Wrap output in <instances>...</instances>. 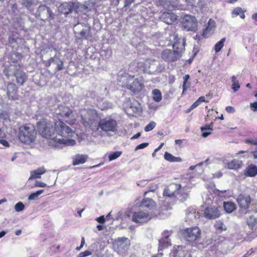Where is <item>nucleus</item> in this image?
I'll return each instance as SVG.
<instances>
[{
	"mask_svg": "<svg viewBox=\"0 0 257 257\" xmlns=\"http://www.w3.org/2000/svg\"><path fill=\"white\" fill-rule=\"evenodd\" d=\"M90 114H95V112L92 110H84L82 112V122L85 127L90 128L94 134L99 132L102 135L104 133L117 132L118 123L115 119L111 117H105L101 119L97 123L93 118L90 117Z\"/></svg>",
	"mask_w": 257,
	"mask_h": 257,
	"instance_id": "f257e3e1",
	"label": "nucleus"
},
{
	"mask_svg": "<svg viewBox=\"0 0 257 257\" xmlns=\"http://www.w3.org/2000/svg\"><path fill=\"white\" fill-rule=\"evenodd\" d=\"M167 39L172 43L173 50L168 49L164 50L162 53V58L165 61H175L181 57V53L184 50L185 40L179 38L178 35L175 32L169 34Z\"/></svg>",
	"mask_w": 257,
	"mask_h": 257,
	"instance_id": "f03ea898",
	"label": "nucleus"
},
{
	"mask_svg": "<svg viewBox=\"0 0 257 257\" xmlns=\"http://www.w3.org/2000/svg\"><path fill=\"white\" fill-rule=\"evenodd\" d=\"M134 73L128 72V70L120 72L118 76L117 81L121 87L138 93L144 88V84L141 79L135 78Z\"/></svg>",
	"mask_w": 257,
	"mask_h": 257,
	"instance_id": "7ed1b4c3",
	"label": "nucleus"
},
{
	"mask_svg": "<svg viewBox=\"0 0 257 257\" xmlns=\"http://www.w3.org/2000/svg\"><path fill=\"white\" fill-rule=\"evenodd\" d=\"M38 131L42 136L46 139H51L56 142L66 146H73L76 141L74 139L66 140L58 138L55 136V131L53 123L47 119H42L38 122Z\"/></svg>",
	"mask_w": 257,
	"mask_h": 257,
	"instance_id": "20e7f679",
	"label": "nucleus"
},
{
	"mask_svg": "<svg viewBox=\"0 0 257 257\" xmlns=\"http://www.w3.org/2000/svg\"><path fill=\"white\" fill-rule=\"evenodd\" d=\"M36 135L35 128L31 124L21 126L19 128V139L23 143L30 144L34 142Z\"/></svg>",
	"mask_w": 257,
	"mask_h": 257,
	"instance_id": "39448f33",
	"label": "nucleus"
},
{
	"mask_svg": "<svg viewBox=\"0 0 257 257\" xmlns=\"http://www.w3.org/2000/svg\"><path fill=\"white\" fill-rule=\"evenodd\" d=\"M184 239L192 246L200 248L202 244L198 243L200 238L201 230L198 227L187 228L183 232Z\"/></svg>",
	"mask_w": 257,
	"mask_h": 257,
	"instance_id": "423d86ee",
	"label": "nucleus"
},
{
	"mask_svg": "<svg viewBox=\"0 0 257 257\" xmlns=\"http://www.w3.org/2000/svg\"><path fill=\"white\" fill-rule=\"evenodd\" d=\"M55 134L64 138L62 139L70 140L69 138H74L75 135V132L62 120L55 122Z\"/></svg>",
	"mask_w": 257,
	"mask_h": 257,
	"instance_id": "0eeeda50",
	"label": "nucleus"
},
{
	"mask_svg": "<svg viewBox=\"0 0 257 257\" xmlns=\"http://www.w3.org/2000/svg\"><path fill=\"white\" fill-rule=\"evenodd\" d=\"M55 113L58 116L59 121L63 120L69 124H73L75 120L73 111L68 107L59 106L55 110Z\"/></svg>",
	"mask_w": 257,
	"mask_h": 257,
	"instance_id": "6e6552de",
	"label": "nucleus"
},
{
	"mask_svg": "<svg viewBox=\"0 0 257 257\" xmlns=\"http://www.w3.org/2000/svg\"><path fill=\"white\" fill-rule=\"evenodd\" d=\"M156 215V213L153 212L136 211L133 213L132 220L136 223H143L148 222Z\"/></svg>",
	"mask_w": 257,
	"mask_h": 257,
	"instance_id": "1a4fd4ad",
	"label": "nucleus"
},
{
	"mask_svg": "<svg viewBox=\"0 0 257 257\" xmlns=\"http://www.w3.org/2000/svg\"><path fill=\"white\" fill-rule=\"evenodd\" d=\"M150 60L141 61L137 64L136 62H132L129 65L128 71L131 73H135L137 71L146 72L150 68Z\"/></svg>",
	"mask_w": 257,
	"mask_h": 257,
	"instance_id": "9d476101",
	"label": "nucleus"
},
{
	"mask_svg": "<svg viewBox=\"0 0 257 257\" xmlns=\"http://www.w3.org/2000/svg\"><path fill=\"white\" fill-rule=\"evenodd\" d=\"M183 28L187 31L195 32L197 29V22L194 16L186 15L182 18Z\"/></svg>",
	"mask_w": 257,
	"mask_h": 257,
	"instance_id": "9b49d317",
	"label": "nucleus"
},
{
	"mask_svg": "<svg viewBox=\"0 0 257 257\" xmlns=\"http://www.w3.org/2000/svg\"><path fill=\"white\" fill-rule=\"evenodd\" d=\"M78 5V3L72 2L63 3L58 7V10L60 13L65 15L70 14L73 11L77 12Z\"/></svg>",
	"mask_w": 257,
	"mask_h": 257,
	"instance_id": "f8f14e48",
	"label": "nucleus"
},
{
	"mask_svg": "<svg viewBox=\"0 0 257 257\" xmlns=\"http://www.w3.org/2000/svg\"><path fill=\"white\" fill-rule=\"evenodd\" d=\"M37 15L42 20L53 19L54 16L50 9L45 5H41L39 7Z\"/></svg>",
	"mask_w": 257,
	"mask_h": 257,
	"instance_id": "ddd939ff",
	"label": "nucleus"
},
{
	"mask_svg": "<svg viewBox=\"0 0 257 257\" xmlns=\"http://www.w3.org/2000/svg\"><path fill=\"white\" fill-rule=\"evenodd\" d=\"M236 201L239 207L249 208L251 203V198L248 194H240L237 196Z\"/></svg>",
	"mask_w": 257,
	"mask_h": 257,
	"instance_id": "4468645a",
	"label": "nucleus"
},
{
	"mask_svg": "<svg viewBox=\"0 0 257 257\" xmlns=\"http://www.w3.org/2000/svg\"><path fill=\"white\" fill-rule=\"evenodd\" d=\"M17 66H15L14 65H11L9 67L10 69H13V68L16 67V70L14 72V74L15 77L16 78V81L17 83L20 85H23L26 81L27 79V76L26 74L22 71H20L17 69Z\"/></svg>",
	"mask_w": 257,
	"mask_h": 257,
	"instance_id": "2eb2a0df",
	"label": "nucleus"
},
{
	"mask_svg": "<svg viewBox=\"0 0 257 257\" xmlns=\"http://www.w3.org/2000/svg\"><path fill=\"white\" fill-rule=\"evenodd\" d=\"M181 188V184H171L168 187L166 188L164 191L163 195L164 196L172 197L176 195L177 191Z\"/></svg>",
	"mask_w": 257,
	"mask_h": 257,
	"instance_id": "dca6fc26",
	"label": "nucleus"
},
{
	"mask_svg": "<svg viewBox=\"0 0 257 257\" xmlns=\"http://www.w3.org/2000/svg\"><path fill=\"white\" fill-rule=\"evenodd\" d=\"M220 210L216 207H208L205 208L204 216L210 219H214L220 216Z\"/></svg>",
	"mask_w": 257,
	"mask_h": 257,
	"instance_id": "f3484780",
	"label": "nucleus"
},
{
	"mask_svg": "<svg viewBox=\"0 0 257 257\" xmlns=\"http://www.w3.org/2000/svg\"><path fill=\"white\" fill-rule=\"evenodd\" d=\"M224 167L225 168L237 170L240 168L242 165V161L236 159H233L229 162L226 160H223Z\"/></svg>",
	"mask_w": 257,
	"mask_h": 257,
	"instance_id": "a211bd4d",
	"label": "nucleus"
},
{
	"mask_svg": "<svg viewBox=\"0 0 257 257\" xmlns=\"http://www.w3.org/2000/svg\"><path fill=\"white\" fill-rule=\"evenodd\" d=\"M177 16L173 13L164 12L161 16V20L167 24H172L177 20Z\"/></svg>",
	"mask_w": 257,
	"mask_h": 257,
	"instance_id": "6ab92c4d",
	"label": "nucleus"
},
{
	"mask_svg": "<svg viewBox=\"0 0 257 257\" xmlns=\"http://www.w3.org/2000/svg\"><path fill=\"white\" fill-rule=\"evenodd\" d=\"M17 87L15 84L9 83L7 87V95L10 99H16L18 97Z\"/></svg>",
	"mask_w": 257,
	"mask_h": 257,
	"instance_id": "aec40b11",
	"label": "nucleus"
},
{
	"mask_svg": "<svg viewBox=\"0 0 257 257\" xmlns=\"http://www.w3.org/2000/svg\"><path fill=\"white\" fill-rule=\"evenodd\" d=\"M141 206L148 208L150 211L155 212L156 209V205L155 202L151 198H144L141 203Z\"/></svg>",
	"mask_w": 257,
	"mask_h": 257,
	"instance_id": "412c9836",
	"label": "nucleus"
},
{
	"mask_svg": "<svg viewBox=\"0 0 257 257\" xmlns=\"http://www.w3.org/2000/svg\"><path fill=\"white\" fill-rule=\"evenodd\" d=\"M160 4L169 10L179 9V6L175 0H161Z\"/></svg>",
	"mask_w": 257,
	"mask_h": 257,
	"instance_id": "4be33fe9",
	"label": "nucleus"
},
{
	"mask_svg": "<svg viewBox=\"0 0 257 257\" xmlns=\"http://www.w3.org/2000/svg\"><path fill=\"white\" fill-rule=\"evenodd\" d=\"M115 245L119 249H125L128 248L130 245V241L127 238L120 237L118 238L116 242Z\"/></svg>",
	"mask_w": 257,
	"mask_h": 257,
	"instance_id": "5701e85b",
	"label": "nucleus"
},
{
	"mask_svg": "<svg viewBox=\"0 0 257 257\" xmlns=\"http://www.w3.org/2000/svg\"><path fill=\"white\" fill-rule=\"evenodd\" d=\"M185 251L182 246L174 247L170 253V257H184Z\"/></svg>",
	"mask_w": 257,
	"mask_h": 257,
	"instance_id": "b1692460",
	"label": "nucleus"
},
{
	"mask_svg": "<svg viewBox=\"0 0 257 257\" xmlns=\"http://www.w3.org/2000/svg\"><path fill=\"white\" fill-rule=\"evenodd\" d=\"M88 156L85 155L77 154L72 158V164L74 166L82 164L86 162Z\"/></svg>",
	"mask_w": 257,
	"mask_h": 257,
	"instance_id": "393cba45",
	"label": "nucleus"
},
{
	"mask_svg": "<svg viewBox=\"0 0 257 257\" xmlns=\"http://www.w3.org/2000/svg\"><path fill=\"white\" fill-rule=\"evenodd\" d=\"M189 191L183 189L181 187V188L177 191L176 195L178 196V198L181 202H184L189 198Z\"/></svg>",
	"mask_w": 257,
	"mask_h": 257,
	"instance_id": "a878e982",
	"label": "nucleus"
},
{
	"mask_svg": "<svg viewBox=\"0 0 257 257\" xmlns=\"http://www.w3.org/2000/svg\"><path fill=\"white\" fill-rule=\"evenodd\" d=\"M257 174V167L254 165H251L247 167L244 171L246 176L254 177Z\"/></svg>",
	"mask_w": 257,
	"mask_h": 257,
	"instance_id": "bb28decb",
	"label": "nucleus"
},
{
	"mask_svg": "<svg viewBox=\"0 0 257 257\" xmlns=\"http://www.w3.org/2000/svg\"><path fill=\"white\" fill-rule=\"evenodd\" d=\"M215 22L211 19H210L208 22L207 26L203 31L202 34L203 36L204 37H207L209 35L210 32H211L215 28Z\"/></svg>",
	"mask_w": 257,
	"mask_h": 257,
	"instance_id": "cd10ccee",
	"label": "nucleus"
},
{
	"mask_svg": "<svg viewBox=\"0 0 257 257\" xmlns=\"http://www.w3.org/2000/svg\"><path fill=\"white\" fill-rule=\"evenodd\" d=\"M247 224L249 229L251 230L255 229L257 228V218L253 216H250L247 219Z\"/></svg>",
	"mask_w": 257,
	"mask_h": 257,
	"instance_id": "c85d7f7f",
	"label": "nucleus"
},
{
	"mask_svg": "<svg viewBox=\"0 0 257 257\" xmlns=\"http://www.w3.org/2000/svg\"><path fill=\"white\" fill-rule=\"evenodd\" d=\"M213 124L211 123L209 124L205 125L201 127V130L202 132V136L206 138L211 135L210 132H206L207 131H212L213 130Z\"/></svg>",
	"mask_w": 257,
	"mask_h": 257,
	"instance_id": "c756f323",
	"label": "nucleus"
},
{
	"mask_svg": "<svg viewBox=\"0 0 257 257\" xmlns=\"http://www.w3.org/2000/svg\"><path fill=\"white\" fill-rule=\"evenodd\" d=\"M200 215L199 213H196L195 210H192L191 211L188 212L186 215V219L190 222H194L197 218H199Z\"/></svg>",
	"mask_w": 257,
	"mask_h": 257,
	"instance_id": "7c9ffc66",
	"label": "nucleus"
},
{
	"mask_svg": "<svg viewBox=\"0 0 257 257\" xmlns=\"http://www.w3.org/2000/svg\"><path fill=\"white\" fill-rule=\"evenodd\" d=\"M164 158L170 162H180L182 161L180 157H176L168 152L165 153Z\"/></svg>",
	"mask_w": 257,
	"mask_h": 257,
	"instance_id": "2f4dec72",
	"label": "nucleus"
},
{
	"mask_svg": "<svg viewBox=\"0 0 257 257\" xmlns=\"http://www.w3.org/2000/svg\"><path fill=\"white\" fill-rule=\"evenodd\" d=\"M22 4L27 9L30 10L38 4V0H22Z\"/></svg>",
	"mask_w": 257,
	"mask_h": 257,
	"instance_id": "473e14b6",
	"label": "nucleus"
},
{
	"mask_svg": "<svg viewBox=\"0 0 257 257\" xmlns=\"http://www.w3.org/2000/svg\"><path fill=\"white\" fill-rule=\"evenodd\" d=\"M223 207L227 213H231L235 209V204L231 202H224L223 203Z\"/></svg>",
	"mask_w": 257,
	"mask_h": 257,
	"instance_id": "72a5a7b5",
	"label": "nucleus"
},
{
	"mask_svg": "<svg viewBox=\"0 0 257 257\" xmlns=\"http://www.w3.org/2000/svg\"><path fill=\"white\" fill-rule=\"evenodd\" d=\"M82 26H84L85 29H83L82 30H81V32H80V35L81 36L82 38L87 39V37L90 33V27L89 26L88 24H82Z\"/></svg>",
	"mask_w": 257,
	"mask_h": 257,
	"instance_id": "f704fd0d",
	"label": "nucleus"
},
{
	"mask_svg": "<svg viewBox=\"0 0 257 257\" xmlns=\"http://www.w3.org/2000/svg\"><path fill=\"white\" fill-rule=\"evenodd\" d=\"M171 245L170 240H168L167 239L162 237V238L159 240V251L161 250L163 248L167 247Z\"/></svg>",
	"mask_w": 257,
	"mask_h": 257,
	"instance_id": "c9c22d12",
	"label": "nucleus"
},
{
	"mask_svg": "<svg viewBox=\"0 0 257 257\" xmlns=\"http://www.w3.org/2000/svg\"><path fill=\"white\" fill-rule=\"evenodd\" d=\"M153 99L157 102H160L162 98V93L158 89H155L152 91Z\"/></svg>",
	"mask_w": 257,
	"mask_h": 257,
	"instance_id": "e433bc0d",
	"label": "nucleus"
},
{
	"mask_svg": "<svg viewBox=\"0 0 257 257\" xmlns=\"http://www.w3.org/2000/svg\"><path fill=\"white\" fill-rule=\"evenodd\" d=\"M231 82H232V89L234 92L237 91L240 88V86L239 84L238 81L237 80L236 77L233 75L231 77Z\"/></svg>",
	"mask_w": 257,
	"mask_h": 257,
	"instance_id": "4c0bfd02",
	"label": "nucleus"
},
{
	"mask_svg": "<svg viewBox=\"0 0 257 257\" xmlns=\"http://www.w3.org/2000/svg\"><path fill=\"white\" fill-rule=\"evenodd\" d=\"M190 78V76L189 74H186L183 76V94L185 92L186 90L190 87V83L188 82V81Z\"/></svg>",
	"mask_w": 257,
	"mask_h": 257,
	"instance_id": "58836bf2",
	"label": "nucleus"
},
{
	"mask_svg": "<svg viewBox=\"0 0 257 257\" xmlns=\"http://www.w3.org/2000/svg\"><path fill=\"white\" fill-rule=\"evenodd\" d=\"M226 40L225 38H222L219 42H218L214 46V50L216 53H218L224 46V43Z\"/></svg>",
	"mask_w": 257,
	"mask_h": 257,
	"instance_id": "ea45409f",
	"label": "nucleus"
},
{
	"mask_svg": "<svg viewBox=\"0 0 257 257\" xmlns=\"http://www.w3.org/2000/svg\"><path fill=\"white\" fill-rule=\"evenodd\" d=\"M214 227L215 229L219 231H222L223 230H225L226 229L225 225L220 220L216 221L214 224Z\"/></svg>",
	"mask_w": 257,
	"mask_h": 257,
	"instance_id": "a19ab883",
	"label": "nucleus"
},
{
	"mask_svg": "<svg viewBox=\"0 0 257 257\" xmlns=\"http://www.w3.org/2000/svg\"><path fill=\"white\" fill-rule=\"evenodd\" d=\"M22 58V55L19 53H14L11 55L10 59L11 61L14 63H18Z\"/></svg>",
	"mask_w": 257,
	"mask_h": 257,
	"instance_id": "79ce46f5",
	"label": "nucleus"
},
{
	"mask_svg": "<svg viewBox=\"0 0 257 257\" xmlns=\"http://www.w3.org/2000/svg\"><path fill=\"white\" fill-rule=\"evenodd\" d=\"M44 192V190L43 189H42V190H40L39 191H36V192L31 194L28 197V200H36L38 197V196H40V195H41Z\"/></svg>",
	"mask_w": 257,
	"mask_h": 257,
	"instance_id": "37998d69",
	"label": "nucleus"
},
{
	"mask_svg": "<svg viewBox=\"0 0 257 257\" xmlns=\"http://www.w3.org/2000/svg\"><path fill=\"white\" fill-rule=\"evenodd\" d=\"M121 155V152L117 151L110 154L108 155L109 161H112V160H115L120 156Z\"/></svg>",
	"mask_w": 257,
	"mask_h": 257,
	"instance_id": "c03bdc74",
	"label": "nucleus"
},
{
	"mask_svg": "<svg viewBox=\"0 0 257 257\" xmlns=\"http://www.w3.org/2000/svg\"><path fill=\"white\" fill-rule=\"evenodd\" d=\"M58 59V58L57 57L56 55H55L54 57L50 58L48 60L44 61L43 63L46 67H49L51 65L52 63H55V61H56L55 60V59Z\"/></svg>",
	"mask_w": 257,
	"mask_h": 257,
	"instance_id": "a18cd8bd",
	"label": "nucleus"
},
{
	"mask_svg": "<svg viewBox=\"0 0 257 257\" xmlns=\"http://www.w3.org/2000/svg\"><path fill=\"white\" fill-rule=\"evenodd\" d=\"M240 209L238 210V214L239 217H243L244 215L246 214L248 212V208L245 207H239Z\"/></svg>",
	"mask_w": 257,
	"mask_h": 257,
	"instance_id": "49530a36",
	"label": "nucleus"
},
{
	"mask_svg": "<svg viewBox=\"0 0 257 257\" xmlns=\"http://www.w3.org/2000/svg\"><path fill=\"white\" fill-rule=\"evenodd\" d=\"M156 123L154 121H151L149 123H148L145 127L144 130L145 132H149L152 130L155 126Z\"/></svg>",
	"mask_w": 257,
	"mask_h": 257,
	"instance_id": "de8ad7c7",
	"label": "nucleus"
},
{
	"mask_svg": "<svg viewBox=\"0 0 257 257\" xmlns=\"http://www.w3.org/2000/svg\"><path fill=\"white\" fill-rule=\"evenodd\" d=\"M24 208H25V205L21 202H19L16 203L15 205V211L17 212L21 211L23 210L24 209Z\"/></svg>",
	"mask_w": 257,
	"mask_h": 257,
	"instance_id": "09e8293b",
	"label": "nucleus"
},
{
	"mask_svg": "<svg viewBox=\"0 0 257 257\" xmlns=\"http://www.w3.org/2000/svg\"><path fill=\"white\" fill-rule=\"evenodd\" d=\"M242 12L243 10L240 7H236L232 12V17L239 16Z\"/></svg>",
	"mask_w": 257,
	"mask_h": 257,
	"instance_id": "8fccbe9b",
	"label": "nucleus"
},
{
	"mask_svg": "<svg viewBox=\"0 0 257 257\" xmlns=\"http://www.w3.org/2000/svg\"><path fill=\"white\" fill-rule=\"evenodd\" d=\"M58 61H56L55 63L57 64V71L62 70L63 69V62L60 59H58Z\"/></svg>",
	"mask_w": 257,
	"mask_h": 257,
	"instance_id": "3c124183",
	"label": "nucleus"
},
{
	"mask_svg": "<svg viewBox=\"0 0 257 257\" xmlns=\"http://www.w3.org/2000/svg\"><path fill=\"white\" fill-rule=\"evenodd\" d=\"M245 143L253 145H257V138L248 139L245 141Z\"/></svg>",
	"mask_w": 257,
	"mask_h": 257,
	"instance_id": "603ef678",
	"label": "nucleus"
},
{
	"mask_svg": "<svg viewBox=\"0 0 257 257\" xmlns=\"http://www.w3.org/2000/svg\"><path fill=\"white\" fill-rule=\"evenodd\" d=\"M172 232L171 230H165L162 233V237L167 239L168 240H170L169 237L172 234Z\"/></svg>",
	"mask_w": 257,
	"mask_h": 257,
	"instance_id": "864d4df0",
	"label": "nucleus"
},
{
	"mask_svg": "<svg viewBox=\"0 0 257 257\" xmlns=\"http://www.w3.org/2000/svg\"><path fill=\"white\" fill-rule=\"evenodd\" d=\"M188 5L191 6H196L200 2L201 0H186Z\"/></svg>",
	"mask_w": 257,
	"mask_h": 257,
	"instance_id": "5fc2aeb1",
	"label": "nucleus"
},
{
	"mask_svg": "<svg viewBox=\"0 0 257 257\" xmlns=\"http://www.w3.org/2000/svg\"><path fill=\"white\" fill-rule=\"evenodd\" d=\"M209 161V159H207L205 161H203V162H201L198 164H197V165H194V166H191L190 167V170H194L196 167H198V166H202L203 165V164H205V163H207Z\"/></svg>",
	"mask_w": 257,
	"mask_h": 257,
	"instance_id": "6e6d98bb",
	"label": "nucleus"
},
{
	"mask_svg": "<svg viewBox=\"0 0 257 257\" xmlns=\"http://www.w3.org/2000/svg\"><path fill=\"white\" fill-rule=\"evenodd\" d=\"M148 145H149V143H144L140 144L136 147L135 151H136L138 150L144 149V148H146L147 147H148Z\"/></svg>",
	"mask_w": 257,
	"mask_h": 257,
	"instance_id": "4d7b16f0",
	"label": "nucleus"
},
{
	"mask_svg": "<svg viewBox=\"0 0 257 257\" xmlns=\"http://www.w3.org/2000/svg\"><path fill=\"white\" fill-rule=\"evenodd\" d=\"M182 187L183 188V189L186 190L190 192V190L193 187V185L190 182H188L185 185L183 186H182Z\"/></svg>",
	"mask_w": 257,
	"mask_h": 257,
	"instance_id": "13d9d810",
	"label": "nucleus"
},
{
	"mask_svg": "<svg viewBox=\"0 0 257 257\" xmlns=\"http://www.w3.org/2000/svg\"><path fill=\"white\" fill-rule=\"evenodd\" d=\"M91 254V252L89 251V250H85L84 252H80L78 255V257H85L87 256H88Z\"/></svg>",
	"mask_w": 257,
	"mask_h": 257,
	"instance_id": "bf43d9fd",
	"label": "nucleus"
},
{
	"mask_svg": "<svg viewBox=\"0 0 257 257\" xmlns=\"http://www.w3.org/2000/svg\"><path fill=\"white\" fill-rule=\"evenodd\" d=\"M40 178V175H38V173H36L35 174V171H33L31 172V176L29 178V180L34 179H36V178Z\"/></svg>",
	"mask_w": 257,
	"mask_h": 257,
	"instance_id": "052dcab7",
	"label": "nucleus"
},
{
	"mask_svg": "<svg viewBox=\"0 0 257 257\" xmlns=\"http://www.w3.org/2000/svg\"><path fill=\"white\" fill-rule=\"evenodd\" d=\"M45 172V170L44 168H40L35 170V173H38V175H41Z\"/></svg>",
	"mask_w": 257,
	"mask_h": 257,
	"instance_id": "680f3d73",
	"label": "nucleus"
},
{
	"mask_svg": "<svg viewBox=\"0 0 257 257\" xmlns=\"http://www.w3.org/2000/svg\"><path fill=\"white\" fill-rule=\"evenodd\" d=\"M250 109L253 111H257V102L250 103Z\"/></svg>",
	"mask_w": 257,
	"mask_h": 257,
	"instance_id": "e2e57ef3",
	"label": "nucleus"
},
{
	"mask_svg": "<svg viewBox=\"0 0 257 257\" xmlns=\"http://www.w3.org/2000/svg\"><path fill=\"white\" fill-rule=\"evenodd\" d=\"M200 104L198 101L197 100L195 102L193 103V104L191 106V107L188 109V111H191V110L193 109L194 108L197 107Z\"/></svg>",
	"mask_w": 257,
	"mask_h": 257,
	"instance_id": "0e129e2a",
	"label": "nucleus"
},
{
	"mask_svg": "<svg viewBox=\"0 0 257 257\" xmlns=\"http://www.w3.org/2000/svg\"><path fill=\"white\" fill-rule=\"evenodd\" d=\"M46 185H47L46 184L41 182H39L38 181H36L35 184V186L36 187H44L46 186Z\"/></svg>",
	"mask_w": 257,
	"mask_h": 257,
	"instance_id": "69168bd1",
	"label": "nucleus"
},
{
	"mask_svg": "<svg viewBox=\"0 0 257 257\" xmlns=\"http://www.w3.org/2000/svg\"><path fill=\"white\" fill-rule=\"evenodd\" d=\"M225 110L228 113H234L235 112V109L231 106L226 107Z\"/></svg>",
	"mask_w": 257,
	"mask_h": 257,
	"instance_id": "338daca9",
	"label": "nucleus"
},
{
	"mask_svg": "<svg viewBox=\"0 0 257 257\" xmlns=\"http://www.w3.org/2000/svg\"><path fill=\"white\" fill-rule=\"evenodd\" d=\"M0 144L3 145L5 147H9V143L8 141L5 140L1 139L0 140Z\"/></svg>",
	"mask_w": 257,
	"mask_h": 257,
	"instance_id": "774afa93",
	"label": "nucleus"
}]
</instances>
